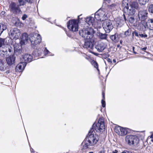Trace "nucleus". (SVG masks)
Returning a JSON list of instances; mask_svg holds the SVG:
<instances>
[{
    "instance_id": "60",
    "label": "nucleus",
    "mask_w": 153,
    "mask_h": 153,
    "mask_svg": "<svg viewBox=\"0 0 153 153\" xmlns=\"http://www.w3.org/2000/svg\"><path fill=\"white\" fill-rule=\"evenodd\" d=\"M130 153H135L134 152H131V151Z\"/></svg>"
},
{
    "instance_id": "38",
    "label": "nucleus",
    "mask_w": 153,
    "mask_h": 153,
    "mask_svg": "<svg viewBox=\"0 0 153 153\" xmlns=\"http://www.w3.org/2000/svg\"><path fill=\"white\" fill-rule=\"evenodd\" d=\"M4 65L2 61H0V70L3 71L4 70Z\"/></svg>"
},
{
    "instance_id": "48",
    "label": "nucleus",
    "mask_w": 153,
    "mask_h": 153,
    "mask_svg": "<svg viewBox=\"0 0 153 153\" xmlns=\"http://www.w3.org/2000/svg\"><path fill=\"white\" fill-rule=\"evenodd\" d=\"M107 61L110 64H111L112 63L111 60L109 58H108L107 59Z\"/></svg>"
},
{
    "instance_id": "42",
    "label": "nucleus",
    "mask_w": 153,
    "mask_h": 153,
    "mask_svg": "<svg viewBox=\"0 0 153 153\" xmlns=\"http://www.w3.org/2000/svg\"><path fill=\"white\" fill-rule=\"evenodd\" d=\"M132 34L133 35H134V34L137 37H138L139 36V34H138V33L136 31H134L132 33Z\"/></svg>"
},
{
    "instance_id": "52",
    "label": "nucleus",
    "mask_w": 153,
    "mask_h": 153,
    "mask_svg": "<svg viewBox=\"0 0 153 153\" xmlns=\"http://www.w3.org/2000/svg\"><path fill=\"white\" fill-rule=\"evenodd\" d=\"M105 56L106 58H107L109 56V55L108 54H105Z\"/></svg>"
},
{
    "instance_id": "57",
    "label": "nucleus",
    "mask_w": 153,
    "mask_h": 153,
    "mask_svg": "<svg viewBox=\"0 0 153 153\" xmlns=\"http://www.w3.org/2000/svg\"><path fill=\"white\" fill-rule=\"evenodd\" d=\"M30 150L31 152H33V149L32 148Z\"/></svg>"
},
{
    "instance_id": "54",
    "label": "nucleus",
    "mask_w": 153,
    "mask_h": 153,
    "mask_svg": "<svg viewBox=\"0 0 153 153\" xmlns=\"http://www.w3.org/2000/svg\"><path fill=\"white\" fill-rule=\"evenodd\" d=\"M122 42H123V41L122 40H120V43L121 44H122Z\"/></svg>"
},
{
    "instance_id": "37",
    "label": "nucleus",
    "mask_w": 153,
    "mask_h": 153,
    "mask_svg": "<svg viewBox=\"0 0 153 153\" xmlns=\"http://www.w3.org/2000/svg\"><path fill=\"white\" fill-rule=\"evenodd\" d=\"M131 30L130 29H128L125 32V35L127 36H128L131 35Z\"/></svg>"
},
{
    "instance_id": "46",
    "label": "nucleus",
    "mask_w": 153,
    "mask_h": 153,
    "mask_svg": "<svg viewBox=\"0 0 153 153\" xmlns=\"http://www.w3.org/2000/svg\"><path fill=\"white\" fill-rule=\"evenodd\" d=\"M33 0H26V1L28 3L31 4L32 3Z\"/></svg>"
},
{
    "instance_id": "36",
    "label": "nucleus",
    "mask_w": 153,
    "mask_h": 153,
    "mask_svg": "<svg viewBox=\"0 0 153 153\" xmlns=\"http://www.w3.org/2000/svg\"><path fill=\"white\" fill-rule=\"evenodd\" d=\"M92 65L94 66V67L96 68L97 70L99 71V70L98 69V65L96 61H93L92 62Z\"/></svg>"
},
{
    "instance_id": "56",
    "label": "nucleus",
    "mask_w": 153,
    "mask_h": 153,
    "mask_svg": "<svg viewBox=\"0 0 153 153\" xmlns=\"http://www.w3.org/2000/svg\"><path fill=\"white\" fill-rule=\"evenodd\" d=\"M120 46L119 44L117 45V48H119Z\"/></svg>"
},
{
    "instance_id": "51",
    "label": "nucleus",
    "mask_w": 153,
    "mask_h": 153,
    "mask_svg": "<svg viewBox=\"0 0 153 153\" xmlns=\"http://www.w3.org/2000/svg\"><path fill=\"white\" fill-rule=\"evenodd\" d=\"M116 60L115 59H113V63H116Z\"/></svg>"
},
{
    "instance_id": "45",
    "label": "nucleus",
    "mask_w": 153,
    "mask_h": 153,
    "mask_svg": "<svg viewBox=\"0 0 153 153\" xmlns=\"http://www.w3.org/2000/svg\"><path fill=\"white\" fill-rule=\"evenodd\" d=\"M130 152L131 151L125 150H124L122 152L120 153H130Z\"/></svg>"
},
{
    "instance_id": "6",
    "label": "nucleus",
    "mask_w": 153,
    "mask_h": 153,
    "mask_svg": "<svg viewBox=\"0 0 153 153\" xmlns=\"http://www.w3.org/2000/svg\"><path fill=\"white\" fill-rule=\"evenodd\" d=\"M29 36V40L31 43L32 47H35L36 45L39 44L41 41V36L38 33L31 34Z\"/></svg>"
},
{
    "instance_id": "25",
    "label": "nucleus",
    "mask_w": 153,
    "mask_h": 153,
    "mask_svg": "<svg viewBox=\"0 0 153 153\" xmlns=\"http://www.w3.org/2000/svg\"><path fill=\"white\" fill-rule=\"evenodd\" d=\"M125 23V21L123 19L119 18L117 19L116 24L118 27H122Z\"/></svg>"
},
{
    "instance_id": "12",
    "label": "nucleus",
    "mask_w": 153,
    "mask_h": 153,
    "mask_svg": "<svg viewBox=\"0 0 153 153\" xmlns=\"http://www.w3.org/2000/svg\"><path fill=\"white\" fill-rule=\"evenodd\" d=\"M1 51H2L1 54H3L2 56H4L5 55L6 56H9L12 54L13 49L12 47L10 46H4L3 47Z\"/></svg>"
},
{
    "instance_id": "23",
    "label": "nucleus",
    "mask_w": 153,
    "mask_h": 153,
    "mask_svg": "<svg viewBox=\"0 0 153 153\" xmlns=\"http://www.w3.org/2000/svg\"><path fill=\"white\" fill-rule=\"evenodd\" d=\"M20 38L21 42L25 43L27 42L29 37L26 33H24L22 34Z\"/></svg>"
},
{
    "instance_id": "5",
    "label": "nucleus",
    "mask_w": 153,
    "mask_h": 153,
    "mask_svg": "<svg viewBox=\"0 0 153 153\" xmlns=\"http://www.w3.org/2000/svg\"><path fill=\"white\" fill-rule=\"evenodd\" d=\"M108 14L105 9L100 8L95 13L94 17L97 20L102 21L108 18L109 16Z\"/></svg>"
},
{
    "instance_id": "59",
    "label": "nucleus",
    "mask_w": 153,
    "mask_h": 153,
    "mask_svg": "<svg viewBox=\"0 0 153 153\" xmlns=\"http://www.w3.org/2000/svg\"><path fill=\"white\" fill-rule=\"evenodd\" d=\"M133 53L135 54L137 53L136 52H135L134 51H133Z\"/></svg>"
},
{
    "instance_id": "16",
    "label": "nucleus",
    "mask_w": 153,
    "mask_h": 153,
    "mask_svg": "<svg viewBox=\"0 0 153 153\" xmlns=\"http://www.w3.org/2000/svg\"><path fill=\"white\" fill-rule=\"evenodd\" d=\"M137 28L139 31L145 32L147 29L146 22H140L137 25Z\"/></svg>"
},
{
    "instance_id": "32",
    "label": "nucleus",
    "mask_w": 153,
    "mask_h": 153,
    "mask_svg": "<svg viewBox=\"0 0 153 153\" xmlns=\"http://www.w3.org/2000/svg\"><path fill=\"white\" fill-rule=\"evenodd\" d=\"M102 95L103 99L101 100V103L102 104V107L104 108L105 106V101L104 100L105 99V94H104L103 92H102Z\"/></svg>"
},
{
    "instance_id": "13",
    "label": "nucleus",
    "mask_w": 153,
    "mask_h": 153,
    "mask_svg": "<svg viewBox=\"0 0 153 153\" xmlns=\"http://www.w3.org/2000/svg\"><path fill=\"white\" fill-rule=\"evenodd\" d=\"M14 55L19 56L22 52V48L20 44H16L14 45Z\"/></svg>"
},
{
    "instance_id": "10",
    "label": "nucleus",
    "mask_w": 153,
    "mask_h": 153,
    "mask_svg": "<svg viewBox=\"0 0 153 153\" xmlns=\"http://www.w3.org/2000/svg\"><path fill=\"white\" fill-rule=\"evenodd\" d=\"M21 34L20 30L17 28H12L9 32V36L12 39L15 40L18 39Z\"/></svg>"
},
{
    "instance_id": "44",
    "label": "nucleus",
    "mask_w": 153,
    "mask_h": 153,
    "mask_svg": "<svg viewBox=\"0 0 153 153\" xmlns=\"http://www.w3.org/2000/svg\"><path fill=\"white\" fill-rule=\"evenodd\" d=\"M98 153H105V151L104 149H102L101 150L99 151Z\"/></svg>"
},
{
    "instance_id": "39",
    "label": "nucleus",
    "mask_w": 153,
    "mask_h": 153,
    "mask_svg": "<svg viewBox=\"0 0 153 153\" xmlns=\"http://www.w3.org/2000/svg\"><path fill=\"white\" fill-rule=\"evenodd\" d=\"M143 34H139V36L142 38H146L147 37V35L145 34V33L144 32Z\"/></svg>"
},
{
    "instance_id": "29",
    "label": "nucleus",
    "mask_w": 153,
    "mask_h": 153,
    "mask_svg": "<svg viewBox=\"0 0 153 153\" xmlns=\"http://www.w3.org/2000/svg\"><path fill=\"white\" fill-rule=\"evenodd\" d=\"M5 39L0 38V48L4 47L5 46Z\"/></svg>"
},
{
    "instance_id": "50",
    "label": "nucleus",
    "mask_w": 153,
    "mask_h": 153,
    "mask_svg": "<svg viewBox=\"0 0 153 153\" xmlns=\"http://www.w3.org/2000/svg\"><path fill=\"white\" fill-rule=\"evenodd\" d=\"M118 151L116 149L112 151V153H118Z\"/></svg>"
},
{
    "instance_id": "8",
    "label": "nucleus",
    "mask_w": 153,
    "mask_h": 153,
    "mask_svg": "<svg viewBox=\"0 0 153 153\" xmlns=\"http://www.w3.org/2000/svg\"><path fill=\"white\" fill-rule=\"evenodd\" d=\"M10 11L15 15H18L22 13L20 6L15 2H12L9 5Z\"/></svg>"
},
{
    "instance_id": "49",
    "label": "nucleus",
    "mask_w": 153,
    "mask_h": 153,
    "mask_svg": "<svg viewBox=\"0 0 153 153\" xmlns=\"http://www.w3.org/2000/svg\"><path fill=\"white\" fill-rule=\"evenodd\" d=\"M123 18H124V20L125 21V22L126 21V20H128V19H127L126 18V17L124 14H123Z\"/></svg>"
},
{
    "instance_id": "61",
    "label": "nucleus",
    "mask_w": 153,
    "mask_h": 153,
    "mask_svg": "<svg viewBox=\"0 0 153 153\" xmlns=\"http://www.w3.org/2000/svg\"><path fill=\"white\" fill-rule=\"evenodd\" d=\"M89 153H94V152H89Z\"/></svg>"
},
{
    "instance_id": "4",
    "label": "nucleus",
    "mask_w": 153,
    "mask_h": 153,
    "mask_svg": "<svg viewBox=\"0 0 153 153\" xmlns=\"http://www.w3.org/2000/svg\"><path fill=\"white\" fill-rule=\"evenodd\" d=\"M142 139L140 137V135H127L126 136L125 141L129 145L137 146L139 143L140 140Z\"/></svg>"
},
{
    "instance_id": "41",
    "label": "nucleus",
    "mask_w": 153,
    "mask_h": 153,
    "mask_svg": "<svg viewBox=\"0 0 153 153\" xmlns=\"http://www.w3.org/2000/svg\"><path fill=\"white\" fill-rule=\"evenodd\" d=\"M27 17V16L26 14H24L22 17V19L23 20H25L26 19Z\"/></svg>"
},
{
    "instance_id": "1",
    "label": "nucleus",
    "mask_w": 153,
    "mask_h": 153,
    "mask_svg": "<svg viewBox=\"0 0 153 153\" xmlns=\"http://www.w3.org/2000/svg\"><path fill=\"white\" fill-rule=\"evenodd\" d=\"M105 126L103 119L100 118L98 122L94 123L89 130L86 137L82 143L84 149L90 148V146L95 145L99 140V136L96 134L95 130L98 133L102 132L104 131Z\"/></svg>"
},
{
    "instance_id": "27",
    "label": "nucleus",
    "mask_w": 153,
    "mask_h": 153,
    "mask_svg": "<svg viewBox=\"0 0 153 153\" xmlns=\"http://www.w3.org/2000/svg\"><path fill=\"white\" fill-rule=\"evenodd\" d=\"M107 34L106 33H99V36L100 38L102 39H106L107 38Z\"/></svg>"
},
{
    "instance_id": "33",
    "label": "nucleus",
    "mask_w": 153,
    "mask_h": 153,
    "mask_svg": "<svg viewBox=\"0 0 153 153\" xmlns=\"http://www.w3.org/2000/svg\"><path fill=\"white\" fill-rule=\"evenodd\" d=\"M149 0H138V2L141 5H145Z\"/></svg>"
},
{
    "instance_id": "30",
    "label": "nucleus",
    "mask_w": 153,
    "mask_h": 153,
    "mask_svg": "<svg viewBox=\"0 0 153 153\" xmlns=\"http://www.w3.org/2000/svg\"><path fill=\"white\" fill-rule=\"evenodd\" d=\"M19 4L18 5L20 7L21 6H24L26 3V0H18Z\"/></svg>"
},
{
    "instance_id": "9",
    "label": "nucleus",
    "mask_w": 153,
    "mask_h": 153,
    "mask_svg": "<svg viewBox=\"0 0 153 153\" xmlns=\"http://www.w3.org/2000/svg\"><path fill=\"white\" fill-rule=\"evenodd\" d=\"M102 26L106 33H109L113 28L112 22L109 19H106L102 23Z\"/></svg>"
},
{
    "instance_id": "20",
    "label": "nucleus",
    "mask_w": 153,
    "mask_h": 153,
    "mask_svg": "<svg viewBox=\"0 0 153 153\" xmlns=\"http://www.w3.org/2000/svg\"><path fill=\"white\" fill-rule=\"evenodd\" d=\"M39 51H35L33 53V55H34V53H37V54H38L37 55V56L36 55V56H35V57H37L38 56V57L40 56L41 53H42V52L43 51L44 54L45 56H46L48 53H49V54H50V52L46 48H45V49L44 50H43V49H42V52H39Z\"/></svg>"
},
{
    "instance_id": "7",
    "label": "nucleus",
    "mask_w": 153,
    "mask_h": 153,
    "mask_svg": "<svg viewBox=\"0 0 153 153\" xmlns=\"http://www.w3.org/2000/svg\"><path fill=\"white\" fill-rule=\"evenodd\" d=\"M78 20L72 19L67 22L68 28L71 31L76 32L78 30Z\"/></svg>"
},
{
    "instance_id": "14",
    "label": "nucleus",
    "mask_w": 153,
    "mask_h": 153,
    "mask_svg": "<svg viewBox=\"0 0 153 153\" xmlns=\"http://www.w3.org/2000/svg\"><path fill=\"white\" fill-rule=\"evenodd\" d=\"M7 57L6 60L7 63L9 66H11L15 65L16 60V57L14 55Z\"/></svg>"
},
{
    "instance_id": "15",
    "label": "nucleus",
    "mask_w": 153,
    "mask_h": 153,
    "mask_svg": "<svg viewBox=\"0 0 153 153\" xmlns=\"http://www.w3.org/2000/svg\"><path fill=\"white\" fill-rule=\"evenodd\" d=\"M22 61L23 62H25L26 65L27 63L30 62L32 61L33 56L30 54L26 53L22 56Z\"/></svg>"
},
{
    "instance_id": "3",
    "label": "nucleus",
    "mask_w": 153,
    "mask_h": 153,
    "mask_svg": "<svg viewBox=\"0 0 153 153\" xmlns=\"http://www.w3.org/2000/svg\"><path fill=\"white\" fill-rule=\"evenodd\" d=\"M123 10L126 14L133 16L136 12V10L139 9V4L137 1H133L129 3V5L122 8Z\"/></svg>"
},
{
    "instance_id": "24",
    "label": "nucleus",
    "mask_w": 153,
    "mask_h": 153,
    "mask_svg": "<svg viewBox=\"0 0 153 153\" xmlns=\"http://www.w3.org/2000/svg\"><path fill=\"white\" fill-rule=\"evenodd\" d=\"M94 19L92 16L87 17L85 19V22L89 25H93L94 22Z\"/></svg>"
},
{
    "instance_id": "22",
    "label": "nucleus",
    "mask_w": 153,
    "mask_h": 153,
    "mask_svg": "<svg viewBox=\"0 0 153 153\" xmlns=\"http://www.w3.org/2000/svg\"><path fill=\"white\" fill-rule=\"evenodd\" d=\"M147 28L150 30H153V19H149L146 22Z\"/></svg>"
},
{
    "instance_id": "26",
    "label": "nucleus",
    "mask_w": 153,
    "mask_h": 153,
    "mask_svg": "<svg viewBox=\"0 0 153 153\" xmlns=\"http://www.w3.org/2000/svg\"><path fill=\"white\" fill-rule=\"evenodd\" d=\"M7 28L6 25L3 23H0V36L3 32Z\"/></svg>"
},
{
    "instance_id": "43",
    "label": "nucleus",
    "mask_w": 153,
    "mask_h": 153,
    "mask_svg": "<svg viewBox=\"0 0 153 153\" xmlns=\"http://www.w3.org/2000/svg\"><path fill=\"white\" fill-rule=\"evenodd\" d=\"M98 153H105V151L104 149H102L101 150L99 151Z\"/></svg>"
},
{
    "instance_id": "17",
    "label": "nucleus",
    "mask_w": 153,
    "mask_h": 153,
    "mask_svg": "<svg viewBox=\"0 0 153 153\" xmlns=\"http://www.w3.org/2000/svg\"><path fill=\"white\" fill-rule=\"evenodd\" d=\"M26 65L25 62H21L16 67L15 70L16 72H21L24 70Z\"/></svg>"
},
{
    "instance_id": "62",
    "label": "nucleus",
    "mask_w": 153,
    "mask_h": 153,
    "mask_svg": "<svg viewBox=\"0 0 153 153\" xmlns=\"http://www.w3.org/2000/svg\"><path fill=\"white\" fill-rule=\"evenodd\" d=\"M94 53V55H96V54H97L96 53Z\"/></svg>"
},
{
    "instance_id": "64",
    "label": "nucleus",
    "mask_w": 153,
    "mask_h": 153,
    "mask_svg": "<svg viewBox=\"0 0 153 153\" xmlns=\"http://www.w3.org/2000/svg\"><path fill=\"white\" fill-rule=\"evenodd\" d=\"M53 55H53H53H52V56H53Z\"/></svg>"
},
{
    "instance_id": "34",
    "label": "nucleus",
    "mask_w": 153,
    "mask_h": 153,
    "mask_svg": "<svg viewBox=\"0 0 153 153\" xmlns=\"http://www.w3.org/2000/svg\"><path fill=\"white\" fill-rule=\"evenodd\" d=\"M148 10L150 13H153V4H150L148 7Z\"/></svg>"
},
{
    "instance_id": "21",
    "label": "nucleus",
    "mask_w": 153,
    "mask_h": 153,
    "mask_svg": "<svg viewBox=\"0 0 153 153\" xmlns=\"http://www.w3.org/2000/svg\"><path fill=\"white\" fill-rule=\"evenodd\" d=\"M110 38L113 42L117 43L119 41L120 36L118 34L115 33L111 36Z\"/></svg>"
},
{
    "instance_id": "40",
    "label": "nucleus",
    "mask_w": 153,
    "mask_h": 153,
    "mask_svg": "<svg viewBox=\"0 0 153 153\" xmlns=\"http://www.w3.org/2000/svg\"><path fill=\"white\" fill-rule=\"evenodd\" d=\"M148 140L151 141L152 142H153V134L148 137Z\"/></svg>"
},
{
    "instance_id": "55",
    "label": "nucleus",
    "mask_w": 153,
    "mask_h": 153,
    "mask_svg": "<svg viewBox=\"0 0 153 153\" xmlns=\"http://www.w3.org/2000/svg\"><path fill=\"white\" fill-rule=\"evenodd\" d=\"M85 58L87 59H88V58H89L87 56H86L85 57Z\"/></svg>"
},
{
    "instance_id": "58",
    "label": "nucleus",
    "mask_w": 153,
    "mask_h": 153,
    "mask_svg": "<svg viewBox=\"0 0 153 153\" xmlns=\"http://www.w3.org/2000/svg\"><path fill=\"white\" fill-rule=\"evenodd\" d=\"M134 47H132V49H133V51H134Z\"/></svg>"
},
{
    "instance_id": "11",
    "label": "nucleus",
    "mask_w": 153,
    "mask_h": 153,
    "mask_svg": "<svg viewBox=\"0 0 153 153\" xmlns=\"http://www.w3.org/2000/svg\"><path fill=\"white\" fill-rule=\"evenodd\" d=\"M114 131L116 133L119 135L123 136L125 135L130 132V129L127 128H123L120 126L115 128Z\"/></svg>"
},
{
    "instance_id": "19",
    "label": "nucleus",
    "mask_w": 153,
    "mask_h": 153,
    "mask_svg": "<svg viewBox=\"0 0 153 153\" xmlns=\"http://www.w3.org/2000/svg\"><path fill=\"white\" fill-rule=\"evenodd\" d=\"M105 48V45L103 42L98 43L95 47V48L99 52H102Z\"/></svg>"
},
{
    "instance_id": "28",
    "label": "nucleus",
    "mask_w": 153,
    "mask_h": 153,
    "mask_svg": "<svg viewBox=\"0 0 153 153\" xmlns=\"http://www.w3.org/2000/svg\"><path fill=\"white\" fill-rule=\"evenodd\" d=\"M130 0H123V2L122 4V7L123 8L125 7V6H127V5H129V3H130Z\"/></svg>"
},
{
    "instance_id": "53",
    "label": "nucleus",
    "mask_w": 153,
    "mask_h": 153,
    "mask_svg": "<svg viewBox=\"0 0 153 153\" xmlns=\"http://www.w3.org/2000/svg\"><path fill=\"white\" fill-rule=\"evenodd\" d=\"M5 13V12L4 11H2L1 13L3 15Z\"/></svg>"
},
{
    "instance_id": "31",
    "label": "nucleus",
    "mask_w": 153,
    "mask_h": 153,
    "mask_svg": "<svg viewBox=\"0 0 153 153\" xmlns=\"http://www.w3.org/2000/svg\"><path fill=\"white\" fill-rule=\"evenodd\" d=\"M127 19L128 21L131 24H133L134 22L135 19L133 17L128 16Z\"/></svg>"
},
{
    "instance_id": "35",
    "label": "nucleus",
    "mask_w": 153,
    "mask_h": 153,
    "mask_svg": "<svg viewBox=\"0 0 153 153\" xmlns=\"http://www.w3.org/2000/svg\"><path fill=\"white\" fill-rule=\"evenodd\" d=\"M116 5L115 4H112L109 6L110 9L112 10H114L116 9Z\"/></svg>"
},
{
    "instance_id": "18",
    "label": "nucleus",
    "mask_w": 153,
    "mask_h": 153,
    "mask_svg": "<svg viewBox=\"0 0 153 153\" xmlns=\"http://www.w3.org/2000/svg\"><path fill=\"white\" fill-rule=\"evenodd\" d=\"M148 13L144 11H140L139 13L138 16L141 22H145V21L147 18Z\"/></svg>"
},
{
    "instance_id": "47",
    "label": "nucleus",
    "mask_w": 153,
    "mask_h": 153,
    "mask_svg": "<svg viewBox=\"0 0 153 153\" xmlns=\"http://www.w3.org/2000/svg\"><path fill=\"white\" fill-rule=\"evenodd\" d=\"M147 49V47H145L143 48H141V50L143 51H145Z\"/></svg>"
},
{
    "instance_id": "63",
    "label": "nucleus",
    "mask_w": 153,
    "mask_h": 153,
    "mask_svg": "<svg viewBox=\"0 0 153 153\" xmlns=\"http://www.w3.org/2000/svg\"><path fill=\"white\" fill-rule=\"evenodd\" d=\"M67 35L68 36L70 37V36L69 35H68V34H67Z\"/></svg>"
},
{
    "instance_id": "2",
    "label": "nucleus",
    "mask_w": 153,
    "mask_h": 153,
    "mask_svg": "<svg viewBox=\"0 0 153 153\" xmlns=\"http://www.w3.org/2000/svg\"><path fill=\"white\" fill-rule=\"evenodd\" d=\"M94 33L93 29L91 27H88L79 31L80 35L85 40L83 46L84 48L93 49L94 45V41L93 38Z\"/></svg>"
}]
</instances>
